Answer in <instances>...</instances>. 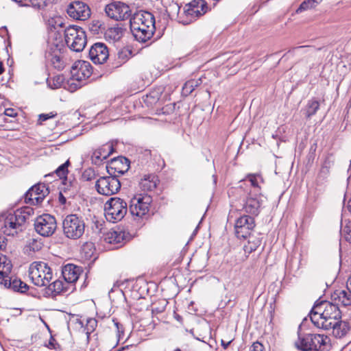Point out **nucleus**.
I'll use <instances>...</instances> for the list:
<instances>
[{
  "instance_id": "1",
  "label": "nucleus",
  "mask_w": 351,
  "mask_h": 351,
  "mask_svg": "<svg viewBox=\"0 0 351 351\" xmlns=\"http://www.w3.org/2000/svg\"><path fill=\"white\" fill-rule=\"evenodd\" d=\"M340 302L322 301L313 307L310 318L315 326L325 330H330L331 323L341 318Z\"/></svg>"
},
{
  "instance_id": "2",
  "label": "nucleus",
  "mask_w": 351,
  "mask_h": 351,
  "mask_svg": "<svg viewBox=\"0 0 351 351\" xmlns=\"http://www.w3.org/2000/svg\"><path fill=\"white\" fill-rule=\"evenodd\" d=\"M130 29L134 38L140 43L150 40L155 32V18L147 11L136 12L130 21Z\"/></svg>"
},
{
  "instance_id": "3",
  "label": "nucleus",
  "mask_w": 351,
  "mask_h": 351,
  "mask_svg": "<svg viewBox=\"0 0 351 351\" xmlns=\"http://www.w3.org/2000/svg\"><path fill=\"white\" fill-rule=\"evenodd\" d=\"M32 208L26 207L3 214L0 218V229L6 235H14L22 230L23 225L33 214Z\"/></svg>"
},
{
  "instance_id": "4",
  "label": "nucleus",
  "mask_w": 351,
  "mask_h": 351,
  "mask_svg": "<svg viewBox=\"0 0 351 351\" xmlns=\"http://www.w3.org/2000/svg\"><path fill=\"white\" fill-rule=\"evenodd\" d=\"M294 346L300 351H329L330 338L324 335L310 332H298Z\"/></svg>"
},
{
  "instance_id": "5",
  "label": "nucleus",
  "mask_w": 351,
  "mask_h": 351,
  "mask_svg": "<svg viewBox=\"0 0 351 351\" xmlns=\"http://www.w3.org/2000/svg\"><path fill=\"white\" fill-rule=\"evenodd\" d=\"M85 228L84 220L76 214L68 215L62 221L63 234L69 239H80L84 234Z\"/></svg>"
},
{
  "instance_id": "6",
  "label": "nucleus",
  "mask_w": 351,
  "mask_h": 351,
  "mask_svg": "<svg viewBox=\"0 0 351 351\" xmlns=\"http://www.w3.org/2000/svg\"><path fill=\"white\" fill-rule=\"evenodd\" d=\"M29 276L36 286L45 287L51 280L53 274L46 263L35 261L29 266Z\"/></svg>"
},
{
  "instance_id": "7",
  "label": "nucleus",
  "mask_w": 351,
  "mask_h": 351,
  "mask_svg": "<svg viewBox=\"0 0 351 351\" xmlns=\"http://www.w3.org/2000/svg\"><path fill=\"white\" fill-rule=\"evenodd\" d=\"M67 46L73 51H82L86 45V35L84 29L77 25H69L64 29Z\"/></svg>"
},
{
  "instance_id": "8",
  "label": "nucleus",
  "mask_w": 351,
  "mask_h": 351,
  "mask_svg": "<svg viewBox=\"0 0 351 351\" xmlns=\"http://www.w3.org/2000/svg\"><path fill=\"white\" fill-rule=\"evenodd\" d=\"M127 212V203L119 197H111L105 204V216L110 222L115 223L121 221Z\"/></svg>"
},
{
  "instance_id": "9",
  "label": "nucleus",
  "mask_w": 351,
  "mask_h": 351,
  "mask_svg": "<svg viewBox=\"0 0 351 351\" xmlns=\"http://www.w3.org/2000/svg\"><path fill=\"white\" fill-rule=\"evenodd\" d=\"M35 231L42 237L52 236L57 229V221L53 215L43 214L37 217L34 223Z\"/></svg>"
},
{
  "instance_id": "10",
  "label": "nucleus",
  "mask_w": 351,
  "mask_h": 351,
  "mask_svg": "<svg viewBox=\"0 0 351 351\" xmlns=\"http://www.w3.org/2000/svg\"><path fill=\"white\" fill-rule=\"evenodd\" d=\"M118 175L100 177L96 182L95 187L99 194L109 196L117 193L121 189Z\"/></svg>"
},
{
  "instance_id": "11",
  "label": "nucleus",
  "mask_w": 351,
  "mask_h": 351,
  "mask_svg": "<svg viewBox=\"0 0 351 351\" xmlns=\"http://www.w3.org/2000/svg\"><path fill=\"white\" fill-rule=\"evenodd\" d=\"M207 10V3L204 0H193L185 5L184 15L186 19L182 23L189 24L206 13Z\"/></svg>"
},
{
  "instance_id": "12",
  "label": "nucleus",
  "mask_w": 351,
  "mask_h": 351,
  "mask_svg": "<svg viewBox=\"0 0 351 351\" xmlns=\"http://www.w3.org/2000/svg\"><path fill=\"white\" fill-rule=\"evenodd\" d=\"M152 202V199L149 195L134 197L130 200V214L134 217L142 218L148 213Z\"/></svg>"
},
{
  "instance_id": "13",
  "label": "nucleus",
  "mask_w": 351,
  "mask_h": 351,
  "mask_svg": "<svg viewBox=\"0 0 351 351\" xmlns=\"http://www.w3.org/2000/svg\"><path fill=\"white\" fill-rule=\"evenodd\" d=\"M107 16L115 21H124L131 16V10L128 5L121 2H113L105 8Z\"/></svg>"
},
{
  "instance_id": "14",
  "label": "nucleus",
  "mask_w": 351,
  "mask_h": 351,
  "mask_svg": "<svg viewBox=\"0 0 351 351\" xmlns=\"http://www.w3.org/2000/svg\"><path fill=\"white\" fill-rule=\"evenodd\" d=\"M49 193V191L45 184H36L25 193V202L32 205H39Z\"/></svg>"
},
{
  "instance_id": "15",
  "label": "nucleus",
  "mask_w": 351,
  "mask_h": 351,
  "mask_svg": "<svg viewBox=\"0 0 351 351\" xmlns=\"http://www.w3.org/2000/svg\"><path fill=\"white\" fill-rule=\"evenodd\" d=\"M255 227L254 217L250 215H243L236 221L234 229L238 238L245 239L250 236V232Z\"/></svg>"
},
{
  "instance_id": "16",
  "label": "nucleus",
  "mask_w": 351,
  "mask_h": 351,
  "mask_svg": "<svg viewBox=\"0 0 351 351\" xmlns=\"http://www.w3.org/2000/svg\"><path fill=\"white\" fill-rule=\"evenodd\" d=\"M93 73V66L90 63L85 60H77L71 68V74L73 80L81 82L90 77Z\"/></svg>"
},
{
  "instance_id": "17",
  "label": "nucleus",
  "mask_w": 351,
  "mask_h": 351,
  "mask_svg": "<svg viewBox=\"0 0 351 351\" xmlns=\"http://www.w3.org/2000/svg\"><path fill=\"white\" fill-rule=\"evenodd\" d=\"M263 197L261 193H253L252 191H250L244 202L243 209L248 214L257 216L263 202Z\"/></svg>"
},
{
  "instance_id": "18",
  "label": "nucleus",
  "mask_w": 351,
  "mask_h": 351,
  "mask_svg": "<svg viewBox=\"0 0 351 351\" xmlns=\"http://www.w3.org/2000/svg\"><path fill=\"white\" fill-rule=\"evenodd\" d=\"M89 57L95 64H104L109 57L107 45L103 43H95L89 50Z\"/></svg>"
},
{
  "instance_id": "19",
  "label": "nucleus",
  "mask_w": 351,
  "mask_h": 351,
  "mask_svg": "<svg viewBox=\"0 0 351 351\" xmlns=\"http://www.w3.org/2000/svg\"><path fill=\"white\" fill-rule=\"evenodd\" d=\"M69 16L76 20L84 21L90 15L88 6L82 1L71 3L67 8Z\"/></svg>"
},
{
  "instance_id": "20",
  "label": "nucleus",
  "mask_w": 351,
  "mask_h": 351,
  "mask_svg": "<svg viewBox=\"0 0 351 351\" xmlns=\"http://www.w3.org/2000/svg\"><path fill=\"white\" fill-rule=\"evenodd\" d=\"M129 169L130 161L123 156L112 159L109 166L107 167L110 175L124 174Z\"/></svg>"
},
{
  "instance_id": "21",
  "label": "nucleus",
  "mask_w": 351,
  "mask_h": 351,
  "mask_svg": "<svg viewBox=\"0 0 351 351\" xmlns=\"http://www.w3.org/2000/svg\"><path fill=\"white\" fill-rule=\"evenodd\" d=\"M82 272V267L73 264H68L65 265L62 271V276L65 282L71 287H73L71 284L77 280Z\"/></svg>"
},
{
  "instance_id": "22",
  "label": "nucleus",
  "mask_w": 351,
  "mask_h": 351,
  "mask_svg": "<svg viewBox=\"0 0 351 351\" xmlns=\"http://www.w3.org/2000/svg\"><path fill=\"white\" fill-rule=\"evenodd\" d=\"M45 290V294L54 298L60 294L66 293L70 289L69 285L65 282L57 280L52 283H49Z\"/></svg>"
},
{
  "instance_id": "23",
  "label": "nucleus",
  "mask_w": 351,
  "mask_h": 351,
  "mask_svg": "<svg viewBox=\"0 0 351 351\" xmlns=\"http://www.w3.org/2000/svg\"><path fill=\"white\" fill-rule=\"evenodd\" d=\"M331 300L340 302L343 306L351 305V278H349L347 284V291L336 290L332 293Z\"/></svg>"
},
{
  "instance_id": "24",
  "label": "nucleus",
  "mask_w": 351,
  "mask_h": 351,
  "mask_svg": "<svg viewBox=\"0 0 351 351\" xmlns=\"http://www.w3.org/2000/svg\"><path fill=\"white\" fill-rule=\"evenodd\" d=\"M0 283L3 285L5 287L11 289L14 291H19L25 293L28 289V286L25 282H22L20 279L15 277L10 276L4 278Z\"/></svg>"
},
{
  "instance_id": "25",
  "label": "nucleus",
  "mask_w": 351,
  "mask_h": 351,
  "mask_svg": "<svg viewBox=\"0 0 351 351\" xmlns=\"http://www.w3.org/2000/svg\"><path fill=\"white\" fill-rule=\"evenodd\" d=\"M332 332L336 338L346 337L350 330V326L348 322L341 320H336L331 323Z\"/></svg>"
},
{
  "instance_id": "26",
  "label": "nucleus",
  "mask_w": 351,
  "mask_h": 351,
  "mask_svg": "<svg viewBox=\"0 0 351 351\" xmlns=\"http://www.w3.org/2000/svg\"><path fill=\"white\" fill-rule=\"evenodd\" d=\"M113 152L112 145H106L96 149L92 154L91 158L95 164H99L103 160L107 159Z\"/></svg>"
},
{
  "instance_id": "27",
  "label": "nucleus",
  "mask_w": 351,
  "mask_h": 351,
  "mask_svg": "<svg viewBox=\"0 0 351 351\" xmlns=\"http://www.w3.org/2000/svg\"><path fill=\"white\" fill-rule=\"evenodd\" d=\"M158 182V177L155 174H147L141 180L139 186L144 191H152L156 188Z\"/></svg>"
},
{
  "instance_id": "28",
  "label": "nucleus",
  "mask_w": 351,
  "mask_h": 351,
  "mask_svg": "<svg viewBox=\"0 0 351 351\" xmlns=\"http://www.w3.org/2000/svg\"><path fill=\"white\" fill-rule=\"evenodd\" d=\"M105 241L114 245H121L125 240V232L121 230H110L105 236Z\"/></svg>"
},
{
  "instance_id": "29",
  "label": "nucleus",
  "mask_w": 351,
  "mask_h": 351,
  "mask_svg": "<svg viewBox=\"0 0 351 351\" xmlns=\"http://www.w3.org/2000/svg\"><path fill=\"white\" fill-rule=\"evenodd\" d=\"M12 268L11 261L5 255L0 254V280L1 281L10 275Z\"/></svg>"
},
{
  "instance_id": "30",
  "label": "nucleus",
  "mask_w": 351,
  "mask_h": 351,
  "mask_svg": "<svg viewBox=\"0 0 351 351\" xmlns=\"http://www.w3.org/2000/svg\"><path fill=\"white\" fill-rule=\"evenodd\" d=\"M86 325H84L82 320L77 319L76 324H77L82 329V332H85L87 336V340H89L90 335L95 330L97 326V321L95 318L86 319Z\"/></svg>"
},
{
  "instance_id": "31",
  "label": "nucleus",
  "mask_w": 351,
  "mask_h": 351,
  "mask_svg": "<svg viewBox=\"0 0 351 351\" xmlns=\"http://www.w3.org/2000/svg\"><path fill=\"white\" fill-rule=\"evenodd\" d=\"M247 243L243 246V250L247 256L252 252L256 251L262 243V239L260 237L250 235L248 237Z\"/></svg>"
},
{
  "instance_id": "32",
  "label": "nucleus",
  "mask_w": 351,
  "mask_h": 351,
  "mask_svg": "<svg viewBox=\"0 0 351 351\" xmlns=\"http://www.w3.org/2000/svg\"><path fill=\"white\" fill-rule=\"evenodd\" d=\"M246 180L250 182V185L252 188L250 191H252L253 193H261L260 183L263 182V179L260 174H249L247 176Z\"/></svg>"
},
{
  "instance_id": "33",
  "label": "nucleus",
  "mask_w": 351,
  "mask_h": 351,
  "mask_svg": "<svg viewBox=\"0 0 351 351\" xmlns=\"http://www.w3.org/2000/svg\"><path fill=\"white\" fill-rule=\"evenodd\" d=\"M162 93V88H158L157 90L151 91L149 94H147L144 99V101L149 106L153 105L157 103L161 96Z\"/></svg>"
},
{
  "instance_id": "34",
  "label": "nucleus",
  "mask_w": 351,
  "mask_h": 351,
  "mask_svg": "<svg viewBox=\"0 0 351 351\" xmlns=\"http://www.w3.org/2000/svg\"><path fill=\"white\" fill-rule=\"evenodd\" d=\"M319 108V101L313 98L309 100L306 106V116L307 118H310L313 115L315 114Z\"/></svg>"
},
{
  "instance_id": "35",
  "label": "nucleus",
  "mask_w": 351,
  "mask_h": 351,
  "mask_svg": "<svg viewBox=\"0 0 351 351\" xmlns=\"http://www.w3.org/2000/svg\"><path fill=\"white\" fill-rule=\"evenodd\" d=\"M200 79L187 81L182 87V95L188 96L200 84Z\"/></svg>"
},
{
  "instance_id": "36",
  "label": "nucleus",
  "mask_w": 351,
  "mask_h": 351,
  "mask_svg": "<svg viewBox=\"0 0 351 351\" xmlns=\"http://www.w3.org/2000/svg\"><path fill=\"white\" fill-rule=\"evenodd\" d=\"M50 62L53 67L58 70H62L64 67V62L60 52L50 54Z\"/></svg>"
},
{
  "instance_id": "37",
  "label": "nucleus",
  "mask_w": 351,
  "mask_h": 351,
  "mask_svg": "<svg viewBox=\"0 0 351 351\" xmlns=\"http://www.w3.org/2000/svg\"><path fill=\"white\" fill-rule=\"evenodd\" d=\"M70 165V162L67 160L64 164L61 165L56 171V174L60 178H65L68 174V167Z\"/></svg>"
},
{
  "instance_id": "38",
  "label": "nucleus",
  "mask_w": 351,
  "mask_h": 351,
  "mask_svg": "<svg viewBox=\"0 0 351 351\" xmlns=\"http://www.w3.org/2000/svg\"><path fill=\"white\" fill-rule=\"evenodd\" d=\"M330 173V166L325 162L321 167L317 176V181H324Z\"/></svg>"
},
{
  "instance_id": "39",
  "label": "nucleus",
  "mask_w": 351,
  "mask_h": 351,
  "mask_svg": "<svg viewBox=\"0 0 351 351\" xmlns=\"http://www.w3.org/2000/svg\"><path fill=\"white\" fill-rule=\"evenodd\" d=\"M132 51L127 49H123L119 51L117 54L118 60H119L120 65L125 62L131 57Z\"/></svg>"
},
{
  "instance_id": "40",
  "label": "nucleus",
  "mask_w": 351,
  "mask_h": 351,
  "mask_svg": "<svg viewBox=\"0 0 351 351\" xmlns=\"http://www.w3.org/2000/svg\"><path fill=\"white\" fill-rule=\"evenodd\" d=\"M167 301H166L165 300H159L158 301V304H159V306H156V303H154L153 305H152V313H156V314H158V313H162L167 305Z\"/></svg>"
},
{
  "instance_id": "41",
  "label": "nucleus",
  "mask_w": 351,
  "mask_h": 351,
  "mask_svg": "<svg viewBox=\"0 0 351 351\" xmlns=\"http://www.w3.org/2000/svg\"><path fill=\"white\" fill-rule=\"evenodd\" d=\"M27 246L30 250L37 252L42 248L43 243L39 240L32 239L29 240Z\"/></svg>"
},
{
  "instance_id": "42",
  "label": "nucleus",
  "mask_w": 351,
  "mask_h": 351,
  "mask_svg": "<svg viewBox=\"0 0 351 351\" xmlns=\"http://www.w3.org/2000/svg\"><path fill=\"white\" fill-rule=\"evenodd\" d=\"M345 239L351 243V221H348L341 230Z\"/></svg>"
},
{
  "instance_id": "43",
  "label": "nucleus",
  "mask_w": 351,
  "mask_h": 351,
  "mask_svg": "<svg viewBox=\"0 0 351 351\" xmlns=\"http://www.w3.org/2000/svg\"><path fill=\"white\" fill-rule=\"evenodd\" d=\"M82 178L86 181H90L96 178V175L93 169H86L82 173Z\"/></svg>"
},
{
  "instance_id": "44",
  "label": "nucleus",
  "mask_w": 351,
  "mask_h": 351,
  "mask_svg": "<svg viewBox=\"0 0 351 351\" xmlns=\"http://www.w3.org/2000/svg\"><path fill=\"white\" fill-rule=\"evenodd\" d=\"M315 8L309 0L304 1L297 9V13H301L303 11Z\"/></svg>"
},
{
  "instance_id": "45",
  "label": "nucleus",
  "mask_w": 351,
  "mask_h": 351,
  "mask_svg": "<svg viewBox=\"0 0 351 351\" xmlns=\"http://www.w3.org/2000/svg\"><path fill=\"white\" fill-rule=\"evenodd\" d=\"M46 346L49 349H60V345L57 343L56 339L53 336H51L48 344H47Z\"/></svg>"
},
{
  "instance_id": "46",
  "label": "nucleus",
  "mask_w": 351,
  "mask_h": 351,
  "mask_svg": "<svg viewBox=\"0 0 351 351\" xmlns=\"http://www.w3.org/2000/svg\"><path fill=\"white\" fill-rule=\"evenodd\" d=\"M56 115H57V113L54 112H50L49 113H46V114H40L39 115V121H45L49 119L55 117Z\"/></svg>"
},
{
  "instance_id": "47",
  "label": "nucleus",
  "mask_w": 351,
  "mask_h": 351,
  "mask_svg": "<svg viewBox=\"0 0 351 351\" xmlns=\"http://www.w3.org/2000/svg\"><path fill=\"white\" fill-rule=\"evenodd\" d=\"M252 351H265V347L259 341H256L252 346Z\"/></svg>"
},
{
  "instance_id": "48",
  "label": "nucleus",
  "mask_w": 351,
  "mask_h": 351,
  "mask_svg": "<svg viewBox=\"0 0 351 351\" xmlns=\"http://www.w3.org/2000/svg\"><path fill=\"white\" fill-rule=\"evenodd\" d=\"M4 114L6 116L10 117H14L17 115V113L16 112L15 110L13 108H7L5 110Z\"/></svg>"
},
{
  "instance_id": "49",
  "label": "nucleus",
  "mask_w": 351,
  "mask_h": 351,
  "mask_svg": "<svg viewBox=\"0 0 351 351\" xmlns=\"http://www.w3.org/2000/svg\"><path fill=\"white\" fill-rule=\"evenodd\" d=\"M113 322H114V325L116 326L117 328V333L119 335L120 332H123V326L121 324H119L116 319H112Z\"/></svg>"
},
{
  "instance_id": "50",
  "label": "nucleus",
  "mask_w": 351,
  "mask_h": 351,
  "mask_svg": "<svg viewBox=\"0 0 351 351\" xmlns=\"http://www.w3.org/2000/svg\"><path fill=\"white\" fill-rule=\"evenodd\" d=\"M311 1V3L313 4V5L314 7L317 6L319 3H320L319 1H318V0H309Z\"/></svg>"
},
{
  "instance_id": "51",
  "label": "nucleus",
  "mask_w": 351,
  "mask_h": 351,
  "mask_svg": "<svg viewBox=\"0 0 351 351\" xmlns=\"http://www.w3.org/2000/svg\"><path fill=\"white\" fill-rule=\"evenodd\" d=\"M231 341H228L225 343L223 340L221 341V345L224 348H227L228 346L230 344Z\"/></svg>"
},
{
  "instance_id": "52",
  "label": "nucleus",
  "mask_w": 351,
  "mask_h": 351,
  "mask_svg": "<svg viewBox=\"0 0 351 351\" xmlns=\"http://www.w3.org/2000/svg\"><path fill=\"white\" fill-rule=\"evenodd\" d=\"M60 201L62 204H64L66 202L65 197L61 193H60Z\"/></svg>"
},
{
  "instance_id": "53",
  "label": "nucleus",
  "mask_w": 351,
  "mask_h": 351,
  "mask_svg": "<svg viewBox=\"0 0 351 351\" xmlns=\"http://www.w3.org/2000/svg\"><path fill=\"white\" fill-rule=\"evenodd\" d=\"M4 71V68L3 63L0 62V74H1Z\"/></svg>"
},
{
  "instance_id": "54",
  "label": "nucleus",
  "mask_w": 351,
  "mask_h": 351,
  "mask_svg": "<svg viewBox=\"0 0 351 351\" xmlns=\"http://www.w3.org/2000/svg\"><path fill=\"white\" fill-rule=\"evenodd\" d=\"M348 208L350 212L351 213V199L348 202Z\"/></svg>"
},
{
  "instance_id": "55",
  "label": "nucleus",
  "mask_w": 351,
  "mask_h": 351,
  "mask_svg": "<svg viewBox=\"0 0 351 351\" xmlns=\"http://www.w3.org/2000/svg\"><path fill=\"white\" fill-rule=\"evenodd\" d=\"M3 247H5L4 241H0V250H1Z\"/></svg>"
},
{
  "instance_id": "56",
  "label": "nucleus",
  "mask_w": 351,
  "mask_h": 351,
  "mask_svg": "<svg viewBox=\"0 0 351 351\" xmlns=\"http://www.w3.org/2000/svg\"><path fill=\"white\" fill-rule=\"evenodd\" d=\"M303 47H304L303 46H300V47H298V49H302V48H303Z\"/></svg>"
},
{
  "instance_id": "57",
  "label": "nucleus",
  "mask_w": 351,
  "mask_h": 351,
  "mask_svg": "<svg viewBox=\"0 0 351 351\" xmlns=\"http://www.w3.org/2000/svg\"><path fill=\"white\" fill-rule=\"evenodd\" d=\"M175 351H181L180 349H177Z\"/></svg>"
},
{
  "instance_id": "58",
  "label": "nucleus",
  "mask_w": 351,
  "mask_h": 351,
  "mask_svg": "<svg viewBox=\"0 0 351 351\" xmlns=\"http://www.w3.org/2000/svg\"><path fill=\"white\" fill-rule=\"evenodd\" d=\"M323 0H318V1H319L320 3Z\"/></svg>"
}]
</instances>
